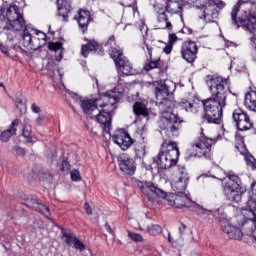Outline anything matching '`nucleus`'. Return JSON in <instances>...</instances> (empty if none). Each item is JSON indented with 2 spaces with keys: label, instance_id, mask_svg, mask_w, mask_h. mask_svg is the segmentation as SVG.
I'll use <instances>...</instances> for the list:
<instances>
[{
  "label": "nucleus",
  "instance_id": "38",
  "mask_svg": "<svg viewBox=\"0 0 256 256\" xmlns=\"http://www.w3.org/2000/svg\"><path fill=\"white\" fill-rule=\"evenodd\" d=\"M244 159L248 165V167H251V169H256V159L251 154L244 155Z\"/></svg>",
  "mask_w": 256,
  "mask_h": 256
},
{
  "label": "nucleus",
  "instance_id": "10",
  "mask_svg": "<svg viewBox=\"0 0 256 256\" xmlns=\"http://www.w3.org/2000/svg\"><path fill=\"white\" fill-rule=\"evenodd\" d=\"M213 145H215V140L201 135L200 139L192 145V149L195 153L191 155L193 157H205L206 159H209V157H211V147H213Z\"/></svg>",
  "mask_w": 256,
  "mask_h": 256
},
{
  "label": "nucleus",
  "instance_id": "3",
  "mask_svg": "<svg viewBox=\"0 0 256 256\" xmlns=\"http://www.w3.org/2000/svg\"><path fill=\"white\" fill-rule=\"evenodd\" d=\"M256 2L251 0H238L233 6L230 16L232 25L236 29L242 27L244 31L253 34L250 37V46L256 51Z\"/></svg>",
  "mask_w": 256,
  "mask_h": 256
},
{
  "label": "nucleus",
  "instance_id": "47",
  "mask_svg": "<svg viewBox=\"0 0 256 256\" xmlns=\"http://www.w3.org/2000/svg\"><path fill=\"white\" fill-rule=\"evenodd\" d=\"M84 210L87 215H93V208H91V205H89L87 202L84 203Z\"/></svg>",
  "mask_w": 256,
  "mask_h": 256
},
{
  "label": "nucleus",
  "instance_id": "6",
  "mask_svg": "<svg viewBox=\"0 0 256 256\" xmlns=\"http://www.w3.org/2000/svg\"><path fill=\"white\" fill-rule=\"evenodd\" d=\"M214 179H219V181H224L223 191L226 199L228 201H234L235 203H239L241 201V197L244 193H247V188L243 186V182L239 176H237L233 172H229L227 177L228 180L223 179L222 177L212 176Z\"/></svg>",
  "mask_w": 256,
  "mask_h": 256
},
{
  "label": "nucleus",
  "instance_id": "22",
  "mask_svg": "<svg viewBox=\"0 0 256 256\" xmlns=\"http://www.w3.org/2000/svg\"><path fill=\"white\" fill-rule=\"evenodd\" d=\"M115 65L118 73H122L123 75H135L133 65L126 57L120 59L118 62L115 63Z\"/></svg>",
  "mask_w": 256,
  "mask_h": 256
},
{
  "label": "nucleus",
  "instance_id": "21",
  "mask_svg": "<svg viewBox=\"0 0 256 256\" xmlns=\"http://www.w3.org/2000/svg\"><path fill=\"white\" fill-rule=\"evenodd\" d=\"M26 205L28 207H32L33 209H35L36 211H38L39 213L44 215V217H49V215H51L49 208L47 206L39 203L37 201V199L33 198L32 196H28V198L26 200Z\"/></svg>",
  "mask_w": 256,
  "mask_h": 256
},
{
  "label": "nucleus",
  "instance_id": "19",
  "mask_svg": "<svg viewBox=\"0 0 256 256\" xmlns=\"http://www.w3.org/2000/svg\"><path fill=\"white\" fill-rule=\"evenodd\" d=\"M112 141L122 149V151H127L131 145H133V139L129 136V133L125 130H118L115 132V135L112 137Z\"/></svg>",
  "mask_w": 256,
  "mask_h": 256
},
{
  "label": "nucleus",
  "instance_id": "33",
  "mask_svg": "<svg viewBox=\"0 0 256 256\" xmlns=\"http://www.w3.org/2000/svg\"><path fill=\"white\" fill-rule=\"evenodd\" d=\"M158 23H160V27L162 29H173V25L171 22H169V19L167 18V13L165 11L160 10L158 12Z\"/></svg>",
  "mask_w": 256,
  "mask_h": 256
},
{
  "label": "nucleus",
  "instance_id": "16",
  "mask_svg": "<svg viewBox=\"0 0 256 256\" xmlns=\"http://www.w3.org/2000/svg\"><path fill=\"white\" fill-rule=\"evenodd\" d=\"M233 119L239 129V131H249L253 127V123H251V119L241 109H236L233 112Z\"/></svg>",
  "mask_w": 256,
  "mask_h": 256
},
{
  "label": "nucleus",
  "instance_id": "59",
  "mask_svg": "<svg viewBox=\"0 0 256 256\" xmlns=\"http://www.w3.org/2000/svg\"><path fill=\"white\" fill-rule=\"evenodd\" d=\"M200 212L204 213L205 215H207V213H211V211L203 209V208L200 209Z\"/></svg>",
  "mask_w": 256,
  "mask_h": 256
},
{
  "label": "nucleus",
  "instance_id": "1",
  "mask_svg": "<svg viewBox=\"0 0 256 256\" xmlns=\"http://www.w3.org/2000/svg\"><path fill=\"white\" fill-rule=\"evenodd\" d=\"M206 84L211 97L204 101L182 99L178 102V107L192 115L199 113L204 107L205 119L208 123L219 125L223 119V109L227 107V97L231 93L229 79L209 75L206 77Z\"/></svg>",
  "mask_w": 256,
  "mask_h": 256
},
{
  "label": "nucleus",
  "instance_id": "39",
  "mask_svg": "<svg viewBox=\"0 0 256 256\" xmlns=\"http://www.w3.org/2000/svg\"><path fill=\"white\" fill-rule=\"evenodd\" d=\"M128 237L132 239V241H135V243H143L144 238L141 234H137L135 232H128Z\"/></svg>",
  "mask_w": 256,
  "mask_h": 256
},
{
  "label": "nucleus",
  "instance_id": "51",
  "mask_svg": "<svg viewBox=\"0 0 256 256\" xmlns=\"http://www.w3.org/2000/svg\"><path fill=\"white\" fill-rule=\"evenodd\" d=\"M171 51H173V45L169 44L164 48V53H166V55H169L171 53Z\"/></svg>",
  "mask_w": 256,
  "mask_h": 256
},
{
  "label": "nucleus",
  "instance_id": "9",
  "mask_svg": "<svg viewBox=\"0 0 256 256\" xmlns=\"http://www.w3.org/2000/svg\"><path fill=\"white\" fill-rule=\"evenodd\" d=\"M249 198L247 207L243 209L242 213L245 219H247L251 225H254L251 235L253 237V243L256 245V182L251 184Z\"/></svg>",
  "mask_w": 256,
  "mask_h": 256
},
{
  "label": "nucleus",
  "instance_id": "27",
  "mask_svg": "<svg viewBox=\"0 0 256 256\" xmlns=\"http://www.w3.org/2000/svg\"><path fill=\"white\" fill-rule=\"evenodd\" d=\"M22 137L27 141V143H36L37 137L33 136V130L31 129V124H29V119H24V125L22 128Z\"/></svg>",
  "mask_w": 256,
  "mask_h": 256
},
{
  "label": "nucleus",
  "instance_id": "40",
  "mask_svg": "<svg viewBox=\"0 0 256 256\" xmlns=\"http://www.w3.org/2000/svg\"><path fill=\"white\" fill-rule=\"evenodd\" d=\"M48 48L50 51H61V49H63V44L61 42H50Z\"/></svg>",
  "mask_w": 256,
  "mask_h": 256
},
{
  "label": "nucleus",
  "instance_id": "11",
  "mask_svg": "<svg viewBox=\"0 0 256 256\" xmlns=\"http://www.w3.org/2000/svg\"><path fill=\"white\" fill-rule=\"evenodd\" d=\"M6 21L14 31H21L25 27V19L17 5H10L6 11Z\"/></svg>",
  "mask_w": 256,
  "mask_h": 256
},
{
  "label": "nucleus",
  "instance_id": "43",
  "mask_svg": "<svg viewBox=\"0 0 256 256\" xmlns=\"http://www.w3.org/2000/svg\"><path fill=\"white\" fill-rule=\"evenodd\" d=\"M74 248L77 249V251H85V244L81 242V240L76 239V241L73 244Z\"/></svg>",
  "mask_w": 256,
  "mask_h": 256
},
{
  "label": "nucleus",
  "instance_id": "24",
  "mask_svg": "<svg viewBox=\"0 0 256 256\" xmlns=\"http://www.w3.org/2000/svg\"><path fill=\"white\" fill-rule=\"evenodd\" d=\"M59 67L55 64V61L51 58L43 60L42 72L48 77H55V73H59Z\"/></svg>",
  "mask_w": 256,
  "mask_h": 256
},
{
  "label": "nucleus",
  "instance_id": "12",
  "mask_svg": "<svg viewBox=\"0 0 256 256\" xmlns=\"http://www.w3.org/2000/svg\"><path fill=\"white\" fill-rule=\"evenodd\" d=\"M103 104L108 106L99 107L98 113H95L94 117H96L100 125L104 126L106 133H109L111 129V115H113V111H115V105L111 106V101L103 102Z\"/></svg>",
  "mask_w": 256,
  "mask_h": 256
},
{
  "label": "nucleus",
  "instance_id": "2",
  "mask_svg": "<svg viewBox=\"0 0 256 256\" xmlns=\"http://www.w3.org/2000/svg\"><path fill=\"white\" fill-rule=\"evenodd\" d=\"M156 103L161 109V117L159 121V127L162 131H165L167 135L177 137L179 135V129H181V124L183 119L171 111L175 104L173 101L169 100V94L173 93L177 86L172 81H156L154 82Z\"/></svg>",
  "mask_w": 256,
  "mask_h": 256
},
{
  "label": "nucleus",
  "instance_id": "30",
  "mask_svg": "<svg viewBox=\"0 0 256 256\" xmlns=\"http://www.w3.org/2000/svg\"><path fill=\"white\" fill-rule=\"evenodd\" d=\"M191 236V231L187 229V225L181 224L178 229V234L176 235V242L177 245L180 247L185 243V239H187V236Z\"/></svg>",
  "mask_w": 256,
  "mask_h": 256
},
{
  "label": "nucleus",
  "instance_id": "62",
  "mask_svg": "<svg viewBox=\"0 0 256 256\" xmlns=\"http://www.w3.org/2000/svg\"><path fill=\"white\" fill-rule=\"evenodd\" d=\"M139 230L140 231H145V229H143L142 227L139 226Z\"/></svg>",
  "mask_w": 256,
  "mask_h": 256
},
{
  "label": "nucleus",
  "instance_id": "28",
  "mask_svg": "<svg viewBox=\"0 0 256 256\" xmlns=\"http://www.w3.org/2000/svg\"><path fill=\"white\" fill-rule=\"evenodd\" d=\"M58 14L63 17L64 21H67L69 14L71 13V2L67 0H57Z\"/></svg>",
  "mask_w": 256,
  "mask_h": 256
},
{
  "label": "nucleus",
  "instance_id": "53",
  "mask_svg": "<svg viewBox=\"0 0 256 256\" xmlns=\"http://www.w3.org/2000/svg\"><path fill=\"white\" fill-rule=\"evenodd\" d=\"M31 109L33 111V113H40L41 108H39V106H37V104H32Z\"/></svg>",
  "mask_w": 256,
  "mask_h": 256
},
{
  "label": "nucleus",
  "instance_id": "35",
  "mask_svg": "<svg viewBox=\"0 0 256 256\" xmlns=\"http://www.w3.org/2000/svg\"><path fill=\"white\" fill-rule=\"evenodd\" d=\"M109 55L113 58L115 64L119 62L120 59H125V56H123V52L115 47H111L109 49Z\"/></svg>",
  "mask_w": 256,
  "mask_h": 256
},
{
  "label": "nucleus",
  "instance_id": "61",
  "mask_svg": "<svg viewBox=\"0 0 256 256\" xmlns=\"http://www.w3.org/2000/svg\"><path fill=\"white\" fill-rule=\"evenodd\" d=\"M146 49H147L149 55L151 56V48H149V47L146 45Z\"/></svg>",
  "mask_w": 256,
  "mask_h": 256
},
{
  "label": "nucleus",
  "instance_id": "46",
  "mask_svg": "<svg viewBox=\"0 0 256 256\" xmlns=\"http://www.w3.org/2000/svg\"><path fill=\"white\" fill-rule=\"evenodd\" d=\"M239 143L236 145V149L238 151H246L245 141L243 140V137L238 138Z\"/></svg>",
  "mask_w": 256,
  "mask_h": 256
},
{
  "label": "nucleus",
  "instance_id": "34",
  "mask_svg": "<svg viewBox=\"0 0 256 256\" xmlns=\"http://www.w3.org/2000/svg\"><path fill=\"white\" fill-rule=\"evenodd\" d=\"M167 13H181V4L177 0H168L166 5Z\"/></svg>",
  "mask_w": 256,
  "mask_h": 256
},
{
  "label": "nucleus",
  "instance_id": "8",
  "mask_svg": "<svg viewBox=\"0 0 256 256\" xmlns=\"http://www.w3.org/2000/svg\"><path fill=\"white\" fill-rule=\"evenodd\" d=\"M47 44V34L31 26H25L22 34V46L27 51H37Z\"/></svg>",
  "mask_w": 256,
  "mask_h": 256
},
{
  "label": "nucleus",
  "instance_id": "54",
  "mask_svg": "<svg viewBox=\"0 0 256 256\" xmlns=\"http://www.w3.org/2000/svg\"><path fill=\"white\" fill-rule=\"evenodd\" d=\"M104 227H105L107 233H110V235H113V228H111V226L108 223H106L104 225Z\"/></svg>",
  "mask_w": 256,
  "mask_h": 256
},
{
  "label": "nucleus",
  "instance_id": "14",
  "mask_svg": "<svg viewBox=\"0 0 256 256\" xmlns=\"http://www.w3.org/2000/svg\"><path fill=\"white\" fill-rule=\"evenodd\" d=\"M199 48L197 44L191 40L186 41L182 44L181 47V55L182 59L187 61V63H194L195 59H197V53Z\"/></svg>",
  "mask_w": 256,
  "mask_h": 256
},
{
  "label": "nucleus",
  "instance_id": "4",
  "mask_svg": "<svg viewBox=\"0 0 256 256\" xmlns=\"http://www.w3.org/2000/svg\"><path fill=\"white\" fill-rule=\"evenodd\" d=\"M123 99V88H114L105 92L100 98L80 99V108L85 115H92L99 113V107H108V104H104L106 101H110L111 107L117 105L119 101Z\"/></svg>",
  "mask_w": 256,
  "mask_h": 256
},
{
  "label": "nucleus",
  "instance_id": "17",
  "mask_svg": "<svg viewBox=\"0 0 256 256\" xmlns=\"http://www.w3.org/2000/svg\"><path fill=\"white\" fill-rule=\"evenodd\" d=\"M221 230L231 241H241V239H243V230L239 228V226H235L229 222L222 221Z\"/></svg>",
  "mask_w": 256,
  "mask_h": 256
},
{
  "label": "nucleus",
  "instance_id": "7",
  "mask_svg": "<svg viewBox=\"0 0 256 256\" xmlns=\"http://www.w3.org/2000/svg\"><path fill=\"white\" fill-rule=\"evenodd\" d=\"M179 159V148L175 142L162 143V148L158 154L156 163L159 169H171Z\"/></svg>",
  "mask_w": 256,
  "mask_h": 256
},
{
  "label": "nucleus",
  "instance_id": "37",
  "mask_svg": "<svg viewBox=\"0 0 256 256\" xmlns=\"http://www.w3.org/2000/svg\"><path fill=\"white\" fill-rule=\"evenodd\" d=\"M63 239H65V242L67 243V245L71 246V245L75 244L77 236H75L74 234L68 233V232H64Z\"/></svg>",
  "mask_w": 256,
  "mask_h": 256
},
{
  "label": "nucleus",
  "instance_id": "18",
  "mask_svg": "<svg viewBox=\"0 0 256 256\" xmlns=\"http://www.w3.org/2000/svg\"><path fill=\"white\" fill-rule=\"evenodd\" d=\"M138 187H140L143 195H146L148 199H151L153 195H156V197H162L163 199L167 197V193H165V191L153 185L151 182H139Z\"/></svg>",
  "mask_w": 256,
  "mask_h": 256
},
{
  "label": "nucleus",
  "instance_id": "56",
  "mask_svg": "<svg viewBox=\"0 0 256 256\" xmlns=\"http://www.w3.org/2000/svg\"><path fill=\"white\" fill-rule=\"evenodd\" d=\"M108 45H110L111 47H113V45H115V36H111L109 38Z\"/></svg>",
  "mask_w": 256,
  "mask_h": 256
},
{
  "label": "nucleus",
  "instance_id": "23",
  "mask_svg": "<svg viewBox=\"0 0 256 256\" xmlns=\"http://www.w3.org/2000/svg\"><path fill=\"white\" fill-rule=\"evenodd\" d=\"M17 127H19V119H15L8 127L0 134V141L2 143H8L11 137L17 135Z\"/></svg>",
  "mask_w": 256,
  "mask_h": 256
},
{
  "label": "nucleus",
  "instance_id": "15",
  "mask_svg": "<svg viewBox=\"0 0 256 256\" xmlns=\"http://www.w3.org/2000/svg\"><path fill=\"white\" fill-rule=\"evenodd\" d=\"M118 165L125 175H135V171H137L135 160L127 154H122L118 157Z\"/></svg>",
  "mask_w": 256,
  "mask_h": 256
},
{
  "label": "nucleus",
  "instance_id": "32",
  "mask_svg": "<svg viewBox=\"0 0 256 256\" xmlns=\"http://www.w3.org/2000/svg\"><path fill=\"white\" fill-rule=\"evenodd\" d=\"M146 149H147V142H145V138H142V140L138 141L134 146L136 156L139 159H143V157H145L147 153Z\"/></svg>",
  "mask_w": 256,
  "mask_h": 256
},
{
  "label": "nucleus",
  "instance_id": "36",
  "mask_svg": "<svg viewBox=\"0 0 256 256\" xmlns=\"http://www.w3.org/2000/svg\"><path fill=\"white\" fill-rule=\"evenodd\" d=\"M162 228L158 224H149L146 226V232L153 237L156 235H161Z\"/></svg>",
  "mask_w": 256,
  "mask_h": 256
},
{
  "label": "nucleus",
  "instance_id": "52",
  "mask_svg": "<svg viewBox=\"0 0 256 256\" xmlns=\"http://www.w3.org/2000/svg\"><path fill=\"white\" fill-rule=\"evenodd\" d=\"M62 171H69V162L67 161H63L62 162V168H61Z\"/></svg>",
  "mask_w": 256,
  "mask_h": 256
},
{
  "label": "nucleus",
  "instance_id": "5",
  "mask_svg": "<svg viewBox=\"0 0 256 256\" xmlns=\"http://www.w3.org/2000/svg\"><path fill=\"white\" fill-rule=\"evenodd\" d=\"M186 5L198 9V17L205 23H215L219 19V10L225 7L221 0H184Z\"/></svg>",
  "mask_w": 256,
  "mask_h": 256
},
{
  "label": "nucleus",
  "instance_id": "20",
  "mask_svg": "<svg viewBox=\"0 0 256 256\" xmlns=\"http://www.w3.org/2000/svg\"><path fill=\"white\" fill-rule=\"evenodd\" d=\"M170 205L177 209H183V207H195L196 204L187 195L181 193V195H176L173 201H170Z\"/></svg>",
  "mask_w": 256,
  "mask_h": 256
},
{
  "label": "nucleus",
  "instance_id": "44",
  "mask_svg": "<svg viewBox=\"0 0 256 256\" xmlns=\"http://www.w3.org/2000/svg\"><path fill=\"white\" fill-rule=\"evenodd\" d=\"M17 108L19 109L21 115L24 113H27V106L23 103V101L19 100L17 101Z\"/></svg>",
  "mask_w": 256,
  "mask_h": 256
},
{
  "label": "nucleus",
  "instance_id": "45",
  "mask_svg": "<svg viewBox=\"0 0 256 256\" xmlns=\"http://www.w3.org/2000/svg\"><path fill=\"white\" fill-rule=\"evenodd\" d=\"M70 177H71L72 181H81V176L79 174V170H73L70 173Z\"/></svg>",
  "mask_w": 256,
  "mask_h": 256
},
{
  "label": "nucleus",
  "instance_id": "50",
  "mask_svg": "<svg viewBox=\"0 0 256 256\" xmlns=\"http://www.w3.org/2000/svg\"><path fill=\"white\" fill-rule=\"evenodd\" d=\"M0 51L4 55H9V49L7 48V46H4V45L0 44Z\"/></svg>",
  "mask_w": 256,
  "mask_h": 256
},
{
  "label": "nucleus",
  "instance_id": "60",
  "mask_svg": "<svg viewBox=\"0 0 256 256\" xmlns=\"http://www.w3.org/2000/svg\"><path fill=\"white\" fill-rule=\"evenodd\" d=\"M252 59H254V61H256V50L252 51Z\"/></svg>",
  "mask_w": 256,
  "mask_h": 256
},
{
  "label": "nucleus",
  "instance_id": "63",
  "mask_svg": "<svg viewBox=\"0 0 256 256\" xmlns=\"http://www.w3.org/2000/svg\"><path fill=\"white\" fill-rule=\"evenodd\" d=\"M37 122L40 123V122H41V118H38V119H37Z\"/></svg>",
  "mask_w": 256,
  "mask_h": 256
},
{
  "label": "nucleus",
  "instance_id": "57",
  "mask_svg": "<svg viewBox=\"0 0 256 256\" xmlns=\"http://www.w3.org/2000/svg\"><path fill=\"white\" fill-rule=\"evenodd\" d=\"M3 21H6L5 16L3 15V9L0 8V23H3Z\"/></svg>",
  "mask_w": 256,
  "mask_h": 256
},
{
  "label": "nucleus",
  "instance_id": "55",
  "mask_svg": "<svg viewBox=\"0 0 256 256\" xmlns=\"http://www.w3.org/2000/svg\"><path fill=\"white\" fill-rule=\"evenodd\" d=\"M140 31L141 33H143V31L147 33V25H145V22L143 21H141Z\"/></svg>",
  "mask_w": 256,
  "mask_h": 256
},
{
  "label": "nucleus",
  "instance_id": "31",
  "mask_svg": "<svg viewBox=\"0 0 256 256\" xmlns=\"http://www.w3.org/2000/svg\"><path fill=\"white\" fill-rule=\"evenodd\" d=\"M91 51H101V45L95 41H90L87 45H82L81 53L83 57H87Z\"/></svg>",
  "mask_w": 256,
  "mask_h": 256
},
{
  "label": "nucleus",
  "instance_id": "41",
  "mask_svg": "<svg viewBox=\"0 0 256 256\" xmlns=\"http://www.w3.org/2000/svg\"><path fill=\"white\" fill-rule=\"evenodd\" d=\"M159 67V59L152 60L144 66L145 71H151V69H157Z\"/></svg>",
  "mask_w": 256,
  "mask_h": 256
},
{
  "label": "nucleus",
  "instance_id": "13",
  "mask_svg": "<svg viewBox=\"0 0 256 256\" xmlns=\"http://www.w3.org/2000/svg\"><path fill=\"white\" fill-rule=\"evenodd\" d=\"M187 185H189V174L185 167H181L172 181V189L175 193H185Z\"/></svg>",
  "mask_w": 256,
  "mask_h": 256
},
{
  "label": "nucleus",
  "instance_id": "49",
  "mask_svg": "<svg viewBox=\"0 0 256 256\" xmlns=\"http://www.w3.org/2000/svg\"><path fill=\"white\" fill-rule=\"evenodd\" d=\"M175 41H177V35L169 34V44L173 45V43H175Z\"/></svg>",
  "mask_w": 256,
  "mask_h": 256
},
{
  "label": "nucleus",
  "instance_id": "25",
  "mask_svg": "<svg viewBox=\"0 0 256 256\" xmlns=\"http://www.w3.org/2000/svg\"><path fill=\"white\" fill-rule=\"evenodd\" d=\"M75 19L78 22L80 29L85 32L87 31V27H89V23H91V13L87 10H80Z\"/></svg>",
  "mask_w": 256,
  "mask_h": 256
},
{
  "label": "nucleus",
  "instance_id": "64",
  "mask_svg": "<svg viewBox=\"0 0 256 256\" xmlns=\"http://www.w3.org/2000/svg\"><path fill=\"white\" fill-rule=\"evenodd\" d=\"M132 11L135 12V7L132 8Z\"/></svg>",
  "mask_w": 256,
  "mask_h": 256
},
{
  "label": "nucleus",
  "instance_id": "26",
  "mask_svg": "<svg viewBox=\"0 0 256 256\" xmlns=\"http://www.w3.org/2000/svg\"><path fill=\"white\" fill-rule=\"evenodd\" d=\"M133 112L136 117H148L150 115V110L147 107V101H137L133 105Z\"/></svg>",
  "mask_w": 256,
  "mask_h": 256
},
{
  "label": "nucleus",
  "instance_id": "29",
  "mask_svg": "<svg viewBox=\"0 0 256 256\" xmlns=\"http://www.w3.org/2000/svg\"><path fill=\"white\" fill-rule=\"evenodd\" d=\"M244 106L249 111H254L256 113V91L246 93L244 98Z\"/></svg>",
  "mask_w": 256,
  "mask_h": 256
},
{
  "label": "nucleus",
  "instance_id": "48",
  "mask_svg": "<svg viewBox=\"0 0 256 256\" xmlns=\"http://www.w3.org/2000/svg\"><path fill=\"white\" fill-rule=\"evenodd\" d=\"M168 243H172V244H175L177 245V236L173 237L171 236V232H168Z\"/></svg>",
  "mask_w": 256,
  "mask_h": 256
},
{
  "label": "nucleus",
  "instance_id": "58",
  "mask_svg": "<svg viewBox=\"0 0 256 256\" xmlns=\"http://www.w3.org/2000/svg\"><path fill=\"white\" fill-rule=\"evenodd\" d=\"M63 59V54L60 52L58 56H56V61H61Z\"/></svg>",
  "mask_w": 256,
  "mask_h": 256
},
{
  "label": "nucleus",
  "instance_id": "42",
  "mask_svg": "<svg viewBox=\"0 0 256 256\" xmlns=\"http://www.w3.org/2000/svg\"><path fill=\"white\" fill-rule=\"evenodd\" d=\"M12 151L15 155H18V157H23V155H25V149L19 146H14Z\"/></svg>",
  "mask_w": 256,
  "mask_h": 256
}]
</instances>
